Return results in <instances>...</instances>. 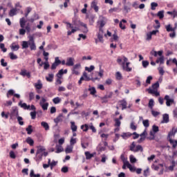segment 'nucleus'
I'll return each instance as SVG.
<instances>
[{"mask_svg": "<svg viewBox=\"0 0 177 177\" xmlns=\"http://www.w3.org/2000/svg\"><path fill=\"white\" fill-rule=\"evenodd\" d=\"M177 129L173 128L171 131L168 134L169 142L171 145L173 149H175L177 146V140H172V136H175V133H176Z\"/></svg>", "mask_w": 177, "mask_h": 177, "instance_id": "f257e3e1", "label": "nucleus"}, {"mask_svg": "<svg viewBox=\"0 0 177 177\" xmlns=\"http://www.w3.org/2000/svg\"><path fill=\"white\" fill-rule=\"evenodd\" d=\"M175 26L174 28H172L171 24L165 26L166 31H167V32H171L169 34L170 38H175L176 37V33L175 32V31H176V24H175Z\"/></svg>", "mask_w": 177, "mask_h": 177, "instance_id": "f03ea898", "label": "nucleus"}, {"mask_svg": "<svg viewBox=\"0 0 177 177\" xmlns=\"http://www.w3.org/2000/svg\"><path fill=\"white\" fill-rule=\"evenodd\" d=\"M28 45L30 50H37V46L35 45V40H34V36H29Z\"/></svg>", "mask_w": 177, "mask_h": 177, "instance_id": "7ed1b4c3", "label": "nucleus"}, {"mask_svg": "<svg viewBox=\"0 0 177 177\" xmlns=\"http://www.w3.org/2000/svg\"><path fill=\"white\" fill-rule=\"evenodd\" d=\"M19 116V109H17V106H12L11 112L10 113V117L11 120L12 118H15V117Z\"/></svg>", "mask_w": 177, "mask_h": 177, "instance_id": "20e7f679", "label": "nucleus"}, {"mask_svg": "<svg viewBox=\"0 0 177 177\" xmlns=\"http://www.w3.org/2000/svg\"><path fill=\"white\" fill-rule=\"evenodd\" d=\"M45 151V149L42 147H40L38 148L37 152H36V157L38 158V160H41L42 156H44V152Z\"/></svg>", "mask_w": 177, "mask_h": 177, "instance_id": "39448f33", "label": "nucleus"}, {"mask_svg": "<svg viewBox=\"0 0 177 177\" xmlns=\"http://www.w3.org/2000/svg\"><path fill=\"white\" fill-rule=\"evenodd\" d=\"M59 64H62V61L59 59V57H56L55 58V62L51 66V70H56V68L57 66H59Z\"/></svg>", "mask_w": 177, "mask_h": 177, "instance_id": "423d86ee", "label": "nucleus"}, {"mask_svg": "<svg viewBox=\"0 0 177 177\" xmlns=\"http://www.w3.org/2000/svg\"><path fill=\"white\" fill-rule=\"evenodd\" d=\"M107 21V19L106 17L103 16L100 17V21H98V24H100V28H103L104 26H106V22Z\"/></svg>", "mask_w": 177, "mask_h": 177, "instance_id": "0eeeda50", "label": "nucleus"}, {"mask_svg": "<svg viewBox=\"0 0 177 177\" xmlns=\"http://www.w3.org/2000/svg\"><path fill=\"white\" fill-rule=\"evenodd\" d=\"M19 75L22 77H27L28 78H31V73L28 72L26 69H21L19 73Z\"/></svg>", "mask_w": 177, "mask_h": 177, "instance_id": "6e6552de", "label": "nucleus"}, {"mask_svg": "<svg viewBox=\"0 0 177 177\" xmlns=\"http://www.w3.org/2000/svg\"><path fill=\"white\" fill-rule=\"evenodd\" d=\"M165 100H166V106L169 107L174 103V99L171 98L169 95H167L165 96L164 98Z\"/></svg>", "mask_w": 177, "mask_h": 177, "instance_id": "1a4fd4ad", "label": "nucleus"}, {"mask_svg": "<svg viewBox=\"0 0 177 177\" xmlns=\"http://www.w3.org/2000/svg\"><path fill=\"white\" fill-rule=\"evenodd\" d=\"M129 64H131L130 62H123L122 63V68L124 70V71H127V73H130V71H132V68L129 67Z\"/></svg>", "mask_w": 177, "mask_h": 177, "instance_id": "9d476101", "label": "nucleus"}, {"mask_svg": "<svg viewBox=\"0 0 177 177\" xmlns=\"http://www.w3.org/2000/svg\"><path fill=\"white\" fill-rule=\"evenodd\" d=\"M66 66H68V67H71V66H74V58L68 57L66 59Z\"/></svg>", "mask_w": 177, "mask_h": 177, "instance_id": "9b49d317", "label": "nucleus"}, {"mask_svg": "<svg viewBox=\"0 0 177 177\" xmlns=\"http://www.w3.org/2000/svg\"><path fill=\"white\" fill-rule=\"evenodd\" d=\"M147 92L150 95H155V96H160V93L157 91V90H152L151 88H149L146 89Z\"/></svg>", "mask_w": 177, "mask_h": 177, "instance_id": "f8f14e48", "label": "nucleus"}, {"mask_svg": "<svg viewBox=\"0 0 177 177\" xmlns=\"http://www.w3.org/2000/svg\"><path fill=\"white\" fill-rule=\"evenodd\" d=\"M169 122V115L165 113L162 115V124H168Z\"/></svg>", "mask_w": 177, "mask_h": 177, "instance_id": "ddd939ff", "label": "nucleus"}, {"mask_svg": "<svg viewBox=\"0 0 177 177\" xmlns=\"http://www.w3.org/2000/svg\"><path fill=\"white\" fill-rule=\"evenodd\" d=\"M97 38L99 39L100 42H102L103 44V28H100L99 29V32L97 34Z\"/></svg>", "mask_w": 177, "mask_h": 177, "instance_id": "4468645a", "label": "nucleus"}, {"mask_svg": "<svg viewBox=\"0 0 177 177\" xmlns=\"http://www.w3.org/2000/svg\"><path fill=\"white\" fill-rule=\"evenodd\" d=\"M83 77H84V81H96V80H97V77L91 78L89 76H88V73H86V72H84Z\"/></svg>", "mask_w": 177, "mask_h": 177, "instance_id": "2eb2a0df", "label": "nucleus"}, {"mask_svg": "<svg viewBox=\"0 0 177 177\" xmlns=\"http://www.w3.org/2000/svg\"><path fill=\"white\" fill-rule=\"evenodd\" d=\"M91 8L94 9L95 12H99V7L97 6V1L94 0L91 3Z\"/></svg>", "mask_w": 177, "mask_h": 177, "instance_id": "dca6fc26", "label": "nucleus"}, {"mask_svg": "<svg viewBox=\"0 0 177 177\" xmlns=\"http://www.w3.org/2000/svg\"><path fill=\"white\" fill-rule=\"evenodd\" d=\"M124 10L126 13H129V12H131V3L127 2V4L124 5Z\"/></svg>", "mask_w": 177, "mask_h": 177, "instance_id": "f3484780", "label": "nucleus"}, {"mask_svg": "<svg viewBox=\"0 0 177 177\" xmlns=\"http://www.w3.org/2000/svg\"><path fill=\"white\" fill-rule=\"evenodd\" d=\"M19 106L24 109V110H30V105H27L26 103H21V101L19 102Z\"/></svg>", "mask_w": 177, "mask_h": 177, "instance_id": "a211bd4d", "label": "nucleus"}, {"mask_svg": "<svg viewBox=\"0 0 177 177\" xmlns=\"http://www.w3.org/2000/svg\"><path fill=\"white\" fill-rule=\"evenodd\" d=\"M10 48L13 51L16 52L18 49H20V46H19V44H16V43H12Z\"/></svg>", "mask_w": 177, "mask_h": 177, "instance_id": "6ab92c4d", "label": "nucleus"}, {"mask_svg": "<svg viewBox=\"0 0 177 177\" xmlns=\"http://www.w3.org/2000/svg\"><path fill=\"white\" fill-rule=\"evenodd\" d=\"M88 91L91 95H95L96 93V88H95V87H91V86H89L88 89H85V92H88Z\"/></svg>", "mask_w": 177, "mask_h": 177, "instance_id": "aec40b11", "label": "nucleus"}, {"mask_svg": "<svg viewBox=\"0 0 177 177\" xmlns=\"http://www.w3.org/2000/svg\"><path fill=\"white\" fill-rule=\"evenodd\" d=\"M119 102L121 103L122 110H125V109H127V106L128 104L127 101L125 100H122L119 101Z\"/></svg>", "mask_w": 177, "mask_h": 177, "instance_id": "412c9836", "label": "nucleus"}, {"mask_svg": "<svg viewBox=\"0 0 177 177\" xmlns=\"http://www.w3.org/2000/svg\"><path fill=\"white\" fill-rule=\"evenodd\" d=\"M126 165L127 168L130 169L131 172H135V171H136V168L135 167H132V165H131L129 162H127Z\"/></svg>", "mask_w": 177, "mask_h": 177, "instance_id": "4be33fe9", "label": "nucleus"}, {"mask_svg": "<svg viewBox=\"0 0 177 177\" xmlns=\"http://www.w3.org/2000/svg\"><path fill=\"white\" fill-rule=\"evenodd\" d=\"M71 129L72 132H77V127L75 125V122H71Z\"/></svg>", "mask_w": 177, "mask_h": 177, "instance_id": "5701e85b", "label": "nucleus"}, {"mask_svg": "<svg viewBox=\"0 0 177 177\" xmlns=\"http://www.w3.org/2000/svg\"><path fill=\"white\" fill-rule=\"evenodd\" d=\"M151 55H152V56H154L155 57H157V56H162V51H151Z\"/></svg>", "mask_w": 177, "mask_h": 177, "instance_id": "b1692460", "label": "nucleus"}, {"mask_svg": "<svg viewBox=\"0 0 177 177\" xmlns=\"http://www.w3.org/2000/svg\"><path fill=\"white\" fill-rule=\"evenodd\" d=\"M7 9L4 8L3 6H0V17L2 19L3 17V15H5Z\"/></svg>", "mask_w": 177, "mask_h": 177, "instance_id": "393cba45", "label": "nucleus"}, {"mask_svg": "<svg viewBox=\"0 0 177 177\" xmlns=\"http://www.w3.org/2000/svg\"><path fill=\"white\" fill-rule=\"evenodd\" d=\"M54 77L55 75H53V73H50L48 74V77H46V81H48V82H53Z\"/></svg>", "mask_w": 177, "mask_h": 177, "instance_id": "a878e982", "label": "nucleus"}, {"mask_svg": "<svg viewBox=\"0 0 177 177\" xmlns=\"http://www.w3.org/2000/svg\"><path fill=\"white\" fill-rule=\"evenodd\" d=\"M84 154L86 156V160H91L94 156L93 153H91L90 151H86Z\"/></svg>", "mask_w": 177, "mask_h": 177, "instance_id": "bb28decb", "label": "nucleus"}, {"mask_svg": "<svg viewBox=\"0 0 177 177\" xmlns=\"http://www.w3.org/2000/svg\"><path fill=\"white\" fill-rule=\"evenodd\" d=\"M41 127L44 128L45 131H49V124L46 122H41Z\"/></svg>", "mask_w": 177, "mask_h": 177, "instance_id": "cd10ccee", "label": "nucleus"}, {"mask_svg": "<svg viewBox=\"0 0 177 177\" xmlns=\"http://www.w3.org/2000/svg\"><path fill=\"white\" fill-rule=\"evenodd\" d=\"M35 87L36 89H42V83L41 80H38L37 83L35 84Z\"/></svg>", "mask_w": 177, "mask_h": 177, "instance_id": "c85d7f7f", "label": "nucleus"}, {"mask_svg": "<svg viewBox=\"0 0 177 177\" xmlns=\"http://www.w3.org/2000/svg\"><path fill=\"white\" fill-rule=\"evenodd\" d=\"M20 26L21 28H24V26H26V19L24 17H22L19 20Z\"/></svg>", "mask_w": 177, "mask_h": 177, "instance_id": "c756f323", "label": "nucleus"}, {"mask_svg": "<svg viewBox=\"0 0 177 177\" xmlns=\"http://www.w3.org/2000/svg\"><path fill=\"white\" fill-rule=\"evenodd\" d=\"M156 63L157 64L160 63V64H164V56L161 55L160 57L158 58L156 61Z\"/></svg>", "mask_w": 177, "mask_h": 177, "instance_id": "7c9ffc66", "label": "nucleus"}, {"mask_svg": "<svg viewBox=\"0 0 177 177\" xmlns=\"http://www.w3.org/2000/svg\"><path fill=\"white\" fill-rule=\"evenodd\" d=\"M16 12H17L16 8L11 9L9 12V16H10V17H13V16H15Z\"/></svg>", "mask_w": 177, "mask_h": 177, "instance_id": "2f4dec72", "label": "nucleus"}, {"mask_svg": "<svg viewBox=\"0 0 177 177\" xmlns=\"http://www.w3.org/2000/svg\"><path fill=\"white\" fill-rule=\"evenodd\" d=\"M26 143L30 145V146H34V140H32L31 138L28 137L26 138Z\"/></svg>", "mask_w": 177, "mask_h": 177, "instance_id": "473e14b6", "label": "nucleus"}, {"mask_svg": "<svg viewBox=\"0 0 177 177\" xmlns=\"http://www.w3.org/2000/svg\"><path fill=\"white\" fill-rule=\"evenodd\" d=\"M26 131L28 133V135H31L32 133V126L29 125L26 129Z\"/></svg>", "mask_w": 177, "mask_h": 177, "instance_id": "72a5a7b5", "label": "nucleus"}, {"mask_svg": "<svg viewBox=\"0 0 177 177\" xmlns=\"http://www.w3.org/2000/svg\"><path fill=\"white\" fill-rule=\"evenodd\" d=\"M41 109L44 111H46V110H48V107H49V103L48 102H46L45 104H42L41 105H40Z\"/></svg>", "mask_w": 177, "mask_h": 177, "instance_id": "f704fd0d", "label": "nucleus"}, {"mask_svg": "<svg viewBox=\"0 0 177 177\" xmlns=\"http://www.w3.org/2000/svg\"><path fill=\"white\" fill-rule=\"evenodd\" d=\"M28 41H22V44H21V46H22V49H27L28 48Z\"/></svg>", "mask_w": 177, "mask_h": 177, "instance_id": "c9c22d12", "label": "nucleus"}, {"mask_svg": "<svg viewBox=\"0 0 177 177\" xmlns=\"http://www.w3.org/2000/svg\"><path fill=\"white\" fill-rule=\"evenodd\" d=\"M53 102L55 104H59V103L62 102V99L59 97H56L54 99H53Z\"/></svg>", "mask_w": 177, "mask_h": 177, "instance_id": "e433bc0d", "label": "nucleus"}, {"mask_svg": "<svg viewBox=\"0 0 177 177\" xmlns=\"http://www.w3.org/2000/svg\"><path fill=\"white\" fill-rule=\"evenodd\" d=\"M81 129H83L84 132H88V130L89 129V126H88L87 124H83L81 126Z\"/></svg>", "mask_w": 177, "mask_h": 177, "instance_id": "4c0bfd02", "label": "nucleus"}, {"mask_svg": "<svg viewBox=\"0 0 177 177\" xmlns=\"http://www.w3.org/2000/svg\"><path fill=\"white\" fill-rule=\"evenodd\" d=\"M86 71H88V73H91L95 70V66L93 65H91L90 67L86 66L85 67Z\"/></svg>", "mask_w": 177, "mask_h": 177, "instance_id": "58836bf2", "label": "nucleus"}, {"mask_svg": "<svg viewBox=\"0 0 177 177\" xmlns=\"http://www.w3.org/2000/svg\"><path fill=\"white\" fill-rule=\"evenodd\" d=\"M160 86V84L158 83V82H156V83H154L153 84H152V90L153 91H157V89H158Z\"/></svg>", "mask_w": 177, "mask_h": 177, "instance_id": "ea45409f", "label": "nucleus"}, {"mask_svg": "<svg viewBox=\"0 0 177 177\" xmlns=\"http://www.w3.org/2000/svg\"><path fill=\"white\" fill-rule=\"evenodd\" d=\"M130 128L132 129V131H136L138 126L135 124V122H131L130 124Z\"/></svg>", "mask_w": 177, "mask_h": 177, "instance_id": "a19ab883", "label": "nucleus"}, {"mask_svg": "<svg viewBox=\"0 0 177 177\" xmlns=\"http://www.w3.org/2000/svg\"><path fill=\"white\" fill-rule=\"evenodd\" d=\"M15 91L13 89H10L7 93V97H9L10 96H15Z\"/></svg>", "mask_w": 177, "mask_h": 177, "instance_id": "79ce46f5", "label": "nucleus"}, {"mask_svg": "<svg viewBox=\"0 0 177 177\" xmlns=\"http://www.w3.org/2000/svg\"><path fill=\"white\" fill-rule=\"evenodd\" d=\"M0 49H1L2 52L4 53L8 50V48H5V44L3 43H0Z\"/></svg>", "mask_w": 177, "mask_h": 177, "instance_id": "37998d69", "label": "nucleus"}, {"mask_svg": "<svg viewBox=\"0 0 177 177\" xmlns=\"http://www.w3.org/2000/svg\"><path fill=\"white\" fill-rule=\"evenodd\" d=\"M151 80H153L152 76L147 77V80H146L147 85H145V86H147V85H150L151 84Z\"/></svg>", "mask_w": 177, "mask_h": 177, "instance_id": "c03bdc74", "label": "nucleus"}, {"mask_svg": "<svg viewBox=\"0 0 177 177\" xmlns=\"http://www.w3.org/2000/svg\"><path fill=\"white\" fill-rule=\"evenodd\" d=\"M62 117H63V115L60 114L57 118L54 119V122L59 124L62 121Z\"/></svg>", "mask_w": 177, "mask_h": 177, "instance_id": "a18cd8bd", "label": "nucleus"}, {"mask_svg": "<svg viewBox=\"0 0 177 177\" xmlns=\"http://www.w3.org/2000/svg\"><path fill=\"white\" fill-rule=\"evenodd\" d=\"M142 124L145 128H149V127H150V123L149 122V120H143Z\"/></svg>", "mask_w": 177, "mask_h": 177, "instance_id": "49530a36", "label": "nucleus"}, {"mask_svg": "<svg viewBox=\"0 0 177 177\" xmlns=\"http://www.w3.org/2000/svg\"><path fill=\"white\" fill-rule=\"evenodd\" d=\"M9 56L11 60H16L17 59V55H15L13 53H10Z\"/></svg>", "mask_w": 177, "mask_h": 177, "instance_id": "de8ad7c7", "label": "nucleus"}, {"mask_svg": "<svg viewBox=\"0 0 177 177\" xmlns=\"http://www.w3.org/2000/svg\"><path fill=\"white\" fill-rule=\"evenodd\" d=\"M157 6H158V3H157L156 2H152L151 3V10H156V8H157Z\"/></svg>", "mask_w": 177, "mask_h": 177, "instance_id": "09e8293b", "label": "nucleus"}, {"mask_svg": "<svg viewBox=\"0 0 177 177\" xmlns=\"http://www.w3.org/2000/svg\"><path fill=\"white\" fill-rule=\"evenodd\" d=\"M17 118L19 125H24V122H23V118L21 116H18Z\"/></svg>", "mask_w": 177, "mask_h": 177, "instance_id": "8fccbe9b", "label": "nucleus"}, {"mask_svg": "<svg viewBox=\"0 0 177 177\" xmlns=\"http://www.w3.org/2000/svg\"><path fill=\"white\" fill-rule=\"evenodd\" d=\"M157 16H158L159 19H164V10L159 11Z\"/></svg>", "mask_w": 177, "mask_h": 177, "instance_id": "3c124183", "label": "nucleus"}, {"mask_svg": "<svg viewBox=\"0 0 177 177\" xmlns=\"http://www.w3.org/2000/svg\"><path fill=\"white\" fill-rule=\"evenodd\" d=\"M148 106H149V109H153V106H154V100L150 99Z\"/></svg>", "mask_w": 177, "mask_h": 177, "instance_id": "603ef678", "label": "nucleus"}, {"mask_svg": "<svg viewBox=\"0 0 177 177\" xmlns=\"http://www.w3.org/2000/svg\"><path fill=\"white\" fill-rule=\"evenodd\" d=\"M138 151H143V147H142V145H137L136 146V148L135 149V153H136Z\"/></svg>", "mask_w": 177, "mask_h": 177, "instance_id": "864d4df0", "label": "nucleus"}, {"mask_svg": "<svg viewBox=\"0 0 177 177\" xmlns=\"http://www.w3.org/2000/svg\"><path fill=\"white\" fill-rule=\"evenodd\" d=\"M35 97V94H34V92L29 93V100L31 102V100H34V98Z\"/></svg>", "mask_w": 177, "mask_h": 177, "instance_id": "5fc2aeb1", "label": "nucleus"}, {"mask_svg": "<svg viewBox=\"0 0 177 177\" xmlns=\"http://www.w3.org/2000/svg\"><path fill=\"white\" fill-rule=\"evenodd\" d=\"M30 116L32 120H35V118H37V111H34L30 112Z\"/></svg>", "mask_w": 177, "mask_h": 177, "instance_id": "6e6d98bb", "label": "nucleus"}, {"mask_svg": "<svg viewBox=\"0 0 177 177\" xmlns=\"http://www.w3.org/2000/svg\"><path fill=\"white\" fill-rule=\"evenodd\" d=\"M129 158H130V162H131V164H134V162H136V159L135 156H133V155H131L129 156Z\"/></svg>", "mask_w": 177, "mask_h": 177, "instance_id": "4d7b16f0", "label": "nucleus"}, {"mask_svg": "<svg viewBox=\"0 0 177 177\" xmlns=\"http://www.w3.org/2000/svg\"><path fill=\"white\" fill-rule=\"evenodd\" d=\"M121 125V121H120V119L115 118V127H120Z\"/></svg>", "mask_w": 177, "mask_h": 177, "instance_id": "13d9d810", "label": "nucleus"}, {"mask_svg": "<svg viewBox=\"0 0 177 177\" xmlns=\"http://www.w3.org/2000/svg\"><path fill=\"white\" fill-rule=\"evenodd\" d=\"M65 151H66V154H68L70 153H73V148L71 147H68L66 148Z\"/></svg>", "mask_w": 177, "mask_h": 177, "instance_id": "bf43d9fd", "label": "nucleus"}, {"mask_svg": "<svg viewBox=\"0 0 177 177\" xmlns=\"http://www.w3.org/2000/svg\"><path fill=\"white\" fill-rule=\"evenodd\" d=\"M61 171L64 173V174H67V172H68V167L66 166H64L62 168Z\"/></svg>", "mask_w": 177, "mask_h": 177, "instance_id": "052dcab7", "label": "nucleus"}, {"mask_svg": "<svg viewBox=\"0 0 177 177\" xmlns=\"http://www.w3.org/2000/svg\"><path fill=\"white\" fill-rule=\"evenodd\" d=\"M174 168H175V161H171V165L169 167V171H174Z\"/></svg>", "mask_w": 177, "mask_h": 177, "instance_id": "680f3d73", "label": "nucleus"}, {"mask_svg": "<svg viewBox=\"0 0 177 177\" xmlns=\"http://www.w3.org/2000/svg\"><path fill=\"white\" fill-rule=\"evenodd\" d=\"M151 114L153 117H157L158 115H160V112L156 111H151Z\"/></svg>", "mask_w": 177, "mask_h": 177, "instance_id": "e2e57ef3", "label": "nucleus"}, {"mask_svg": "<svg viewBox=\"0 0 177 177\" xmlns=\"http://www.w3.org/2000/svg\"><path fill=\"white\" fill-rule=\"evenodd\" d=\"M151 33L149 32L148 33H147V38H146V40L147 41H151Z\"/></svg>", "mask_w": 177, "mask_h": 177, "instance_id": "0e129e2a", "label": "nucleus"}, {"mask_svg": "<svg viewBox=\"0 0 177 177\" xmlns=\"http://www.w3.org/2000/svg\"><path fill=\"white\" fill-rule=\"evenodd\" d=\"M10 158H13V159L16 158V154H15V151H10Z\"/></svg>", "mask_w": 177, "mask_h": 177, "instance_id": "69168bd1", "label": "nucleus"}, {"mask_svg": "<svg viewBox=\"0 0 177 177\" xmlns=\"http://www.w3.org/2000/svg\"><path fill=\"white\" fill-rule=\"evenodd\" d=\"M122 75H121V73L117 72L116 73V79L117 80H122Z\"/></svg>", "mask_w": 177, "mask_h": 177, "instance_id": "338daca9", "label": "nucleus"}, {"mask_svg": "<svg viewBox=\"0 0 177 177\" xmlns=\"http://www.w3.org/2000/svg\"><path fill=\"white\" fill-rule=\"evenodd\" d=\"M149 168L147 167V169L144 170V176H149Z\"/></svg>", "mask_w": 177, "mask_h": 177, "instance_id": "774afa93", "label": "nucleus"}]
</instances>
